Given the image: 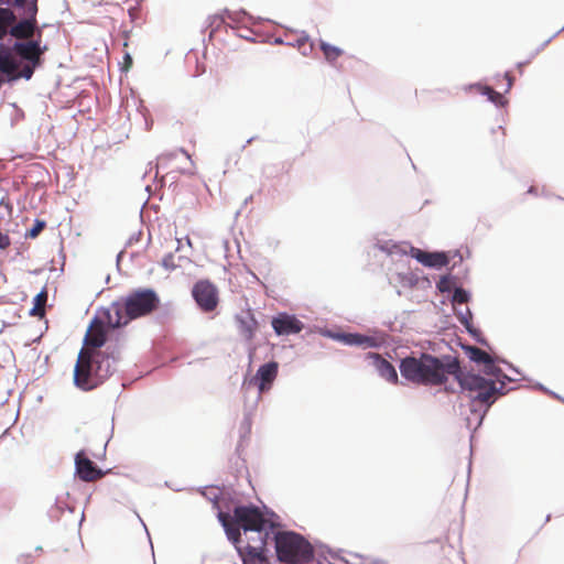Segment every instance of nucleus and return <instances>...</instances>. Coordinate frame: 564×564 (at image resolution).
Wrapping results in <instances>:
<instances>
[{
    "instance_id": "f257e3e1",
    "label": "nucleus",
    "mask_w": 564,
    "mask_h": 564,
    "mask_svg": "<svg viewBox=\"0 0 564 564\" xmlns=\"http://www.w3.org/2000/svg\"><path fill=\"white\" fill-rule=\"evenodd\" d=\"M457 358L447 357L446 361L427 354L408 356L400 362L401 376L409 382L417 386L436 387L444 384L449 375L458 371Z\"/></svg>"
},
{
    "instance_id": "f03ea898",
    "label": "nucleus",
    "mask_w": 564,
    "mask_h": 564,
    "mask_svg": "<svg viewBox=\"0 0 564 564\" xmlns=\"http://www.w3.org/2000/svg\"><path fill=\"white\" fill-rule=\"evenodd\" d=\"M160 299L151 289L135 290L104 310L108 327L118 328L130 321L151 314L159 307Z\"/></svg>"
},
{
    "instance_id": "7ed1b4c3",
    "label": "nucleus",
    "mask_w": 564,
    "mask_h": 564,
    "mask_svg": "<svg viewBox=\"0 0 564 564\" xmlns=\"http://www.w3.org/2000/svg\"><path fill=\"white\" fill-rule=\"evenodd\" d=\"M218 519L225 528L228 539L235 544L241 542L240 529L245 532H254L259 538L269 532V529L272 530L275 527L256 506H238L234 509L232 516L219 512Z\"/></svg>"
},
{
    "instance_id": "20e7f679",
    "label": "nucleus",
    "mask_w": 564,
    "mask_h": 564,
    "mask_svg": "<svg viewBox=\"0 0 564 564\" xmlns=\"http://www.w3.org/2000/svg\"><path fill=\"white\" fill-rule=\"evenodd\" d=\"M115 359L106 352L79 350L74 368V383L89 391L99 387L115 371Z\"/></svg>"
},
{
    "instance_id": "39448f33",
    "label": "nucleus",
    "mask_w": 564,
    "mask_h": 564,
    "mask_svg": "<svg viewBox=\"0 0 564 564\" xmlns=\"http://www.w3.org/2000/svg\"><path fill=\"white\" fill-rule=\"evenodd\" d=\"M452 376L456 378L460 388L468 392V395L474 402L485 404L487 408L496 401L498 395L502 394V382H500L498 387L497 382L491 379H486L471 372H463L460 367L458 371L452 373Z\"/></svg>"
},
{
    "instance_id": "423d86ee",
    "label": "nucleus",
    "mask_w": 564,
    "mask_h": 564,
    "mask_svg": "<svg viewBox=\"0 0 564 564\" xmlns=\"http://www.w3.org/2000/svg\"><path fill=\"white\" fill-rule=\"evenodd\" d=\"M278 560L288 564L306 563L313 556V547L302 535L282 531L274 534Z\"/></svg>"
},
{
    "instance_id": "0eeeda50",
    "label": "nucleus",
    "mask_w": 564,
    "mask_h": 564,
    "mask_svg": "<svg viewBox=\"0 0 564 564\" xmlns=\"http://www.w3.org/2000/svg\"><path fill=\"white\" fill-rule=\"evenodd\" d=\"M270 532H265L263 536L250 538L245 546H238V552L243 564H270L267 556V544Z\"/></svg>"
},
{
    "instance_id": "6e6552de",
    "label": "nucleus",
    "mask_w": 564,
    "mask_h": 564,
    "mask_svg": "<svg viewBox=\"0 0 564 564\" xmlns=\"http://www.w3.org/2000/svg\"><path fill=\"white\" fill-rule=\"evenodd\" d=\"M100 314V316H96L91 319L84 337V346L80 350H87V352H102L100 348L107 340L106 324L108 325V322L105 317L104 311H101Z\"/></svg>"
},
{
    "instance_id": "1a4fd4ad",
    "label": "nucleus",
    "mask_w": 564,
    "mask_h": 564,
    "mask_svg": "<svg viewBox=\"0 0 564 564\" xmlns=\"http://www.w3.org/2000/svg\"><path fill=\"white\" fill-rule=\"evenodd\" d=\"M192 295L198 307L205 313H210L218 306V290L216 285L208 280L197 281L192 289Z\"/></svg>"
},
{
    "instance_id": "9d476101",
    "label": "nucleus",
    "mask_w": 564,
    "mask_h": 564,
    "mask_svg": "<svg viewBox=\"0 0 564 564\" xmlns=\"http://www.w3.org/2000/svg\"><path fill=\"white\" fill-rule=\"evenodd\" d=\"M75 471L78 478L86 482L96 481L105 475L83 451L75 456Z\"/></svg>"
},
{
    "instance_id": "9b49d317",
    "label": "nucleus",
    "mask_w": 564,
    "mask_h": 564,
    "mask_svg": "<svg viewBox=\"0 0 564 564\" xmlns=\"http://www.w3.org/2000/svg\"><path fill=\"white\" fill-rule=\"evenodd\" d=\"M41 31H37V40L29 42H17L13 45L14 52L34 65H40L41 56L46 51V46H41Z\"/></svg>"
},
{
    "instance_id": "f8f14e48",
    "label": "nucleus",
    "mask_w": 564,
    "mask_h": 564,
    "mask_svg": "<svg viewBox=\"0 0 564 564\" xmlns=\"http://www.w3.org/2000/svg\"><path fill=\"white\" fill-rule=\"evenodd\" d=\"M272 327L278 335L284 336L299 334L304 325L295 316L282 313L272 319Z\"/></svg>"
},
{
    "instance_id": "ddd939ff",
    "label": "nucleus",
    "mask_w": 564,
    "mask_h": 564,
    "mask_svg": "<svg viewBox=\"0 0 564 564\" xmlns=\"http://www.w3.org/2000/svg\"><path fill=\"white\" fill-rule=\"evenodd\" d=\"M411 256L425 267L441 269L448 264V257L444 252H427L419 248H411Z\"/></svg>"
},
{
    "instance_id": "4468645a",
    "label": "nucleus",
    "mask_w": 564,
    "mask_h": 564,
    "mask_svg": "<svg viewBox=\"0 0 564 564\" xmlns=\"http://www.w3.org/2000/svg\"><path fill=\"white\" fill-rule=\"evenodd\" d=\"M278 369L279 365L275 361L264 364L258 369L252 382L258 386L260 392H264L271 388L278 376Z\"/></svg>"
},
{
    "instance_id": "2eb2a0df",
    "label": "nucleus",
    "mask_w": 564,
    "mask_h": 564,
    "mask_svg": "<svg viewBox=\"0 0 564 564\" xmlns=\"http://www.w3.org/2000/svg\"><path fill=\"white\" fill-rule=\"evenodd\" d=\"M465 351L471 361L482 364L485 366L484 370L486 375L497 377L498 373L501 371L495 365L491 356L487 354L485 350L475 346H467L465 347Z\"/></svg>"
},
{
    "instance_id": "dca6fc26",
    "label": "nucleus",
    "mask_w": 564,
    "mask_h": 564,
    "mask_svg": "<svg viewBox=\"0 0 564 564\" xmlns=\"http://www.w3.org/2000/svg\"><path fill=\"white\" fill-rule=\"evenodd\" d=\"M35 1L36 0H33L32 4H31L32 18L22 20L18 24L12 26V29L10 31L12 36H14L17 39H21V40H28V39H31L35 34L36 20H35L34 15L37 10Z\"/></svg>"
},
{
    "instance_id": "f3484780",
    "label": "nucleus",
    "mask_w": 564,
    "mask_h": 564,
    "mask_svg": "<svg viewBox=\"0 0 564 564\" xmlns=\"http://www.w3.org/2000/svg\"><path fill=\"white\" fill-rule=\"evenodd\" d=\"M370 358H372L377 371L383 379L393 384L399 382L397 370L391 362L382 358L379 354H370Z\"/></svg>"
},
{
    "instance_id": "a211bd4d",
    "label": "nucleus",
    "mask_w": 564,
    "mask_h": 564,
    "mask_svg": "<svg viewBox=\"0 0 564 564\" xmlns=\"http://www.w3.org/2000/svg\"><path fill=\"white\" fill-rule=\"evenodd\" d=\"M19 66L20 64L9 52L0 51V72L8 75L10 80L13 79V75L19 69Z\"/></svg>"
},
{
    "instance_id": "6ab92c4d",
    "label": "nucleus",
    "mask_w": 564,
    "mask_h": 564,
    "mask_svg": "<svg viewBox=\"0 0 564 564\" xmlns=\"http://www.w3.org/2000/svg\"><path fill=\"white\" fill-rule=\"evenodd\" d=\"M47 302V292L42 290L33 300V307L30 311L32 316L43 317L45 314V305Z\"/></svg>"
},
{
    "instance_id": "aec40b11",
    "label": "nucleus",
    "mask_w": 564,
    "mask_h": 564,
    "mask_svg": "<svg viewBox=\"0 0 564 564\" xmlns=\"http://www.w3.org/2000/svg\"><path fill=\"white\" fill-rule=\"evenodd\" d=\"M15 21V15L8 8H0V39L3 37L9 26Z\"/></svg>"
},
{
    "instance_id": "412c9836",
    "label": "nucleus",
    "mask_w": 564,
    "mask_h": 564,
    "mask_svg": "<svg viewBox=\"0 0 564 564\" xmlns=\"http://www.w3.org/2000/svg\"><path fill=\"white\" fill-rule=\"evenodd\" d=\"M477 90L487 96V98L495 104L496 106H503L506 104V99L502 94L496 91L494 88L489 86H477Z\"/></svg>"
},
{
    "instance_id": "4be33fe9",
    "label": "nucleus",
    "mask_w": 564,
    "mask_h": 564,
    "mask_svg": "<svg viewBox=\"0 0 564 564\" xmlns=\"http://www.w3.org/2000/svg\"><path fill=\"white\" fill-rule=\"evenodd\" d=\"M321 50L328 62H335L343 55V50L337 46H334L327 42L321 41Z\"/></svg>"
},
{
    "instance_id": "5701e85b",
    "label": "nucleus",
    "mask_w": 564,
    "mask_h": 564,
    "mask_svg": "<svg viewBox=\"0 0 564 564\" xmlns=\"http://www.w3.org/2000/svg\"><path fill=\"white\" fill-rule=\"evenodd\" d=\"M37 65H34V63L24 65L20 72L15 70V74L13 75L12 80H17L19 78L31 79V77L33 76V73H34V68Z\"/></svg>"
},
{
    "instance_id": "b1692460",
    "label": "nucleus",
    "mask_w": 564,
    "mask_h": 564,
    "mask_svg": "<svg viewBox=\"0 0 564 564\" xmlns=\"http://www.w3.org/2000/svg\"><path fill=\"white\" fill-rule=\"evenodd\" d=\"M453 286L454 281L453 278L449 275H443L436 284V288L441 293L451 292Z\"/></svg>"
},
{
    "instance_id": "393cba45",
    "label": "nucleus",
    "mask_w": 564,
    "mask_h": 564,
    "mask_svg": "<svg viewBox=\"0 0 564 564\" xmlns=\"http://www.w3.org/2000/svg\"><path fill=\"white\" fill-rule=\"evenodd\" d=\"M254 330H256V323H247V322H243L241 321V324H240V333L241 335L243 336L245 339L247 340H252L253 336H254Z\"/></svg>"
},
{
    "instance_id": "a878e982",
    "label": "nucleus",
    "mask_w": 564,
    "mask_h": 564,
    "mask_svg": "<svg viewBox=\"0 0 564 564\" xmlns=\"http://www.w3.org/2000/svg\"><path fill=\"white\" fill-rule=\"evenodd\" d=\"M45 227V221L43 220H35L34 225L32 226V228L30 230H28L26 232V238H36L40 232L44 229Z\"/></svg>"
},
{
    "instance_id": "bb28decb",
    "label": "nucleus",
    "mask_w": 564,
    "mask_h": 564,
    "mask_svg": "<svg viewBox=\"0 0 564 564\" xmlns=\"http://www.w3.org/2000/svg\"><path fill=\"white\" fill-rule=\"evenodd\" d=\"M468 301V293L463 289H455L453 294V302L463 304Z\"/></svg>"
},
{
    "instance_id": "cd10ccee",
    "label": "nucleus",
    "mask_w": 564,
    "mask_h": 564,
    "mask_svg": "<svg viewBox=\"0 0 564 564\" xmlns=\"http://www.w3.org/2000/svg\"><path fill=\"white\" fill-rule=\"evenodd\" d=\"M11 239L7 232L0 230V249L6 250L10 247Z\"/></svg>"
},
{
    "instance_id": "c85d7f7f",
    "label": "nucleus",
    "mask_w": 564,
    "mask_h": 564,
    "mask_svg": "<svg viewBox=\"0 0 564 564\" xmlns=\"http://www.w3.org/2000/svg\"><path fill=\"white\" fill-rule=\"evenodd\" d=\"M297 45H299L300 48H305L306 45H308V47L312 48V45L308 44L307 37H300L297 40Z\"/></svg>"
},
{
    "instance_id": "c756f323",
    "label": "nucleus",
    "mask_w": 564,
    "mask_h": 564,
    "mask_svg": "<svg viewBox=\"0 0 564 564\" xmlns=\"http://www.w3.org/2000/svg\"><path fill=\"white\" fill-rule=\"evenodd\" d=\"M132 65V57L129 54H126L124 56V70H128Z\"/></svg>"
},
{
    "instance_id": "7c9ffc66",
    "label": "nucleus",
    "mask_w": 564,
    "mask_h": 564,
    "mask_svg": "<svg viewBox=\"0 0 564 564\" xmlns=\"http://www.w3.org/2000/svg\"><path fill=\"white\" fill-rule=\"evenodd\" d=\"M503 77H505V78L507 79V82H508L507 90H509V89L512 87L513 77H512L509 73H506Z\"/></svg>"
},
{
    "instance_id": "2f4dec72",
    "label": "nucleus",
    "mask_w": 564,
    "mask_h": 564,
    "mask_svg": "<svg viewBox=\"0 0 564 564\" xmlns=\"http://www.w3.org/2000/svg\"><path fill=\"white\" fill-rule=\"evenodd\" d=\"M171 261H173V256H172V254H170V256H167V257H165V258L163 259V265H164V267H166V268H169V267H170V262H171Z\"/></svg>"
},
{
    "instance_id": "473e14b6",
    "label": "nucleus",
    "mask_w": 564,
    "mask_h": 564,
    "mask_svg": "<svg viewBox=\"0 0 564 564\" xmlns=\"http://www.w3.org/2000/svg\"><path fill=\"white\" fill-rule=\"evenodd\" d=\"M351 337L354 338V340H350V343L361 344L364 341V338L360 336L351 335Z\"/></svg>"
},
{
    "instance_id": "72a5a7b5",
    "label": "nucleus",
    "mask_w": 564,
    "mask_h": 564,
    "mask_svg": "<svg viewBox=\"0 0 564 564\" xmlns=\"http://www.w3.org/2000/svg\"><path fill=\"white\" fill-rule=\"evenodd\" d=\"M29 2V0H15V3L20 7H24L26 6Z\"/></svg>"
},
{
    "instance_id": "f704fd0d",
    "label": "nucleus",
    "mask_w": 564,
    "mask_h": 564,
    "mask_svg": "<svg viewBox=\"0 0 564 564\" xmlns=\"http://www.w3.org/2000/svg\"><path fill=\"white\" fill-rule=\"evenodd\" d=\"M529 193H534V187H530Z\"/></svg>"
}]
</instances>
